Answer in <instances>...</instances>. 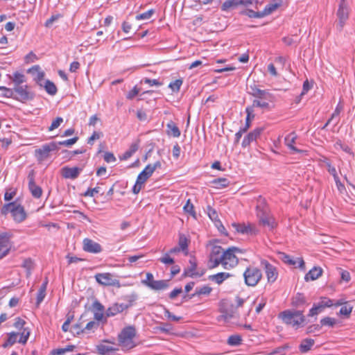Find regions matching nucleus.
Masks as SVG:
<instances>
[{
    "mask_svg": "<svg viewBox=\"0 0 355 355\" xmlns=\"http://www.w3.org/2000/svg\"><path fill=\"white\" fill-rule=\"evenodd\" d=\"M278 318L288 326H291L295 329H297L304 326L306 318L304 315V311L295 309H287L280 312Z\"/></svg>",
    "mask_w": 355,
    "mask_h": 355,
    "instance_id": "1",
    "label": "nucleus"
},
{
    "mask_svg": "<svg viewBox=\"0 0 355 355\" xmlns=\"http://www.w3.org/2000/svg\"><path fill=\"white\" fill-rule=\"evenodd\" d=\"M136 336V329L132 326H128L122 329L119 334L118 340L123 347L132 349L135 347L133 338Z\"/></svg>",
    "mask_w": 355,
    "mask_h": 355,
    "instance_id": "2",
    "label": "nucleus"
},
{
    "mask_svg": "<svg viewBox=\"0 0 355 355\" xmlns=\"http://www.w3.org/2000/svg\"><path fill=\"white\" fill-rule=\"evenodd\" d=\"M236 252H241V250L236 247L227 248L223 252L222 259V266L225 269L230 270L235 267L239 263V259L236 256Z\"/></svg>",
    "mask_w": 355,
    "mask_h": 355,
    "instance_id": "3",
    "label": "nucleus"
},
{
    "mask_svg": "<svg viewBox=\"0 0 355 355\" xmlns=\"http://www.w3.org/2000/svg\"><path fill=\"white\" fill-rule=\"evenodd\" d=\"M245 284L248 286H255L262 278V272L260 269L249 266L243 272Z\"/></svg>",
    "mask_w": 355,
    "mask_h": 355,
    "instance_id": "4",
    "label": "nucleus"
},
{
    "mask_svg": "<svg viewBox=\"0 0 355 355\" xmlns=\"http://www.w3.org/2000/svg\"><path fill=\"white\" fill-rule=\"evenodd\" d=\"M225 252L224 249L219 245H214L212 247L211 252L209 254L208 268L213 269L222 264L221 257Z\"/></svg>",
    "mask_w": 355,
    "mask_h": 355,
    "instance_id": "5",
    "label": "nucleus"
},
{
    "mask_svg": "<svg viewBox=\"0 0 355 355\" xmlns=\"http://www.w3.org/2000/svg\"><path fill=\"white\" fill-rule=\"evenodd\" d=\"M58 149L59 148L58 147L57 143L55 141H52L42 146V147L38 149H36L35 155L37 157V160L39 162H42L49 157L51 151L58 150Z\"/></svg>",
    "mask_w": 355,
    "mask_h": 355,
    "instance_id": "6",
    "label": "nucleus"
},
{
    "mask_svg": "<svg viewBox=\"0 0 355 355\" xmlns=\"http://www.w3.org/2000/svg\"><path fill=\"white\" fill-rule=\"evenodd\" d=\"M94 278L99 284L104 286H112L117 288L121 286L119 280L113 279V275L109 272L97 273L95 275Z\"/></svg>",
    "mask_w": 355,
    "mask_h": 355,
    "instance_id": "7",
    "label": "nucleus"
},
{
    "mask_svg": "<svg viewBox=\"0 0 355 355\" xmlns=\"http://www.w3.org/2000/svg\"><path fill=\"white\" fill-rule=\"evenodd\" d=\"M17 96H15V99L21 102L33 100L35 97V94L29 90L28 85H17L13 87Z\"/></svg>",
    "mask_w": 355,
    "mask_h": 355,
    "instance_id": "8",
    "label": "nucleus"
},
{
    "mask_svg": "<svg viewBox=\"0 0 355 355\" xmlns=\"http://www.w3.org/2000/svg\"><path fill=\"white\" fill-rule=\"evenodd\" d=\"M349 8L347 2H340L336 15L338 19V28L341 31L349 18Z\"/></svg>",
    "mask_w": 355,
    "mask_h": 355,
    "instance_id": "9",
    "label": "nucleus"
},
{
    "mask_svg": "<svg viewBox=\"0 0 355 355\" xmlns=\"http://www.w3.org/2000/svg\"><path fill=\"white\" fill-rule=\"evenodd\" d=\"M260 265L265 270L268 283L275 282L278 277V272L276 267L265 259L261 260Z\"/></svg>",
    "mask_w": 355,
    "mask_h": 355,
    "instance_id": "10",
    "label": "nucleus"
},
{
    "mask_svg": "<svg viewBox=\"0 0 355 355\" xmlns=\"http://www.w3.org/2000/svg\"><path fill=\"white\" fill-rule=\"evenodd\" d=\"M279 259L284 263L295 266L298 263V267L302 270H305V263L302 257L297 258V260H294L291 256L286 254L285 252H280L278 253Z\"/></svg>",
    "mask_w": 355,
    "mask_h": 355,
    "instance_id": "11",
    "label": "nucleus"
},
{
    "mask_svg": "<svg viewBox=\"0 0 355 355\" xmlns=\"http://www.w3.org/2000/svg\"><path fill=\"white\" fill-rule=\"evenodd\" d=\"M83 249L84 251L97 254L102 252L103 248L101 245L91 239L85 238L83 241Z\"/></svg>",
    "mask_w": 355,
    "mask_h": 355,
    "instance_id": "12",
    "label": "nucleus"
},
{
    "mask_svg": "<svg viewBox=\"0 0 355 355\" xmlns=\"http://www.w3.org/2000/svg\"><path fill=\"white\" fill-rule=\"evenodd\" d=\"M232 226L235 228L236 231L243 234L248 235H255L257 234L258 230H257L254 225L248 223H232Z\"/></svg>",
    "mask_w": 355,
    "mask_h": 355,
    "instance_id": "13",
    "label": "nucleus"
},
{
    "mask_svg": "<svg viewBox=\"0 0 355 355\" xmlns=\"http://www.w3.org/2000/svg\"><path fill=\"white\" fill-rule=\"evenodd\" d=\"M28 189L32 196L35 198H40L42 194V189L35 184L33 170L28 173Z\"/></svg>",
    "mask_w": 355,
    "mask_h": 355,
    "instance_id": "14",
    "label": "nucleus"
},
{
    "mask_svg": "<svg viewBox=\"0 0 355 355\" xmlns=\"http://www.w3.org/2000/svg\"><path fill=\"white\" fill-rule=\"evenodd\" d=\"M81 171L82 168L79 167L64 166L61 169V175L64 178L74 180L79 176Z\"/></svg>",
    "mask_w": 355,
    "mask_h": 355,
    "instance_id": "15",
    "label": "nucleus"
},
{
    "mask_svg": "<svg viewBox=\"0 0 355 355\" xmlns=\"http://www.w3.org/2000/svg\"><path fill=\"white\" fill-rule=\"evenodd\" d=\"M189 262L190 266L184 269L182 277H193L198 275V272H196V268H197V260L193 254H189Z\"/></svg>",
    "mask_w": 355,
    "mask_h": 355,
    "instance_id": "16",
    "label": "nucleus"
},
{
    "mask_svg": "<svg viewBox=\"0 0 355 355\" xmlns=\"http://www.w3.org/2000/svg\"><path fill=\"white\" fill-rule=\"evenodd\" d=\"M12 216L17 223H21L26 218V213L23 206L15 202V206L12 209Z\"/></svg>",
    "mask_w": 355,
    "mask_h": 355,
    "instance_id": "17",
    "label": "nucleus"
},
{
    "mask_svg": "<svg viewBox=\"0 0 355 355\" xmlns=\"http://www.w3.org/2000/svg\"><path fill=\"white\" fill-rule=\"evenodd\" d=\"M10 247L9 236L7 234H0V259L8 253Z\"/></svg>",
    "mask_w": 355,
    "mask_h": 355,
    "instance_id": "18",
    "label": "nucleus"
},
{
    "mask_svg": "<svg viewBox=\"0 0 355 355\" xmlns=\"http://www.w3.org/2000/svg\"><path fill=\"white\" fill-rule=\"evenodd\" d=\"M191 243V238L189 235H179V252H182L185 256L191 254L189 252L188 246Z\"/></svg>",
    "mask_w": 355,
    "mask_h": 355,
    "instance_id": "19",
    "label": "nucleus"
},
{
    "mask_svg": "<svg viewBox=\"0 0 355 355\" xmlns=\"http://www.w3.org/2000/svg\"><path fill=\"white\" fill-rule=\"evenodd\" d=\"M256 206L257 216L268 214L270 213V209L264 198L259 196L257 200Z\"/></svg>",
    "mask_w": 355,
    "mask_h": 355,
    "instance_id": "20",
    "label": "nucleus"
},
{
    "mask_svg": "<svg viewBox=\"0 0 355 355\" xmlns=\"http://www.w3.org/2000/svg\"><path fill=\"white\" fill-rule=\"evenodd\" d=\"M131 306L130 304H119L116 303L113 304L112 306L109 307L106 312L107 317H111L116 315L117 313H121L124 310L127 309Z\"/></svg>",
    "mask_w": 355,
    "mask_h": 355,
    "instance_id": "21",
    "label": "nucleus"
},
{
    "mask_svg": "<svg viewBox=\"0 0 355 355\" xmlns=\"http://www.w3.org/2000/svg\"><path fill=\"white\" fill-rule=\"evenodd\" d=\"M263 129L256 128L253 131L249 132L242 141V146L245 148L248 146L253 141H255L261 135Z\"/></svg>",
    "mask_w": 355,
    "mask_h": 355,
    "instance_id": "22",
    "label": "nucleus"
},
{
    "mask_svg": "<svg viewBox=\"0 0 355 355\" xmlns=\"http://www.w3.org/2000/svg\"><path fill=\"white\" fill-rule=\"evenodd\" d=\"M257 218L261 225L268 227L270 230H273L276 227L275 218L270 215V213L258 216Z\"/></svg>",
    "mask_w": 355,
    "mask_h": 355,
    "instance_id": "23",
    "label": "nucleus"
},
{
    "mask_svg": "<svg viewBox=\"0 0 355 355\" xmlns=\"http://www.w3.org/2000/svg\"><path fill=\"white\" fill-rule=\"evenodd\" d=\"M105 308L103 305L97 300L92 304V311L94 312V318L97 321H101L104 315Z\"/></svg>",
    "mask_w": 355,
    "mask_h": 355,
    "instance_id": "24",
    "label": "nucleus"
},
{
    "mask_svg": "<svg viewBox=\"0 0 355 355\" xmlns=\"http://www.w3.org/2000/svg\"><path fill=\"white\" fill-rule=\"evenodd\" d=\"M252 92L251 94L260 100L265 99L270 101L272 98V95L268 92V90H262L257 88L256 86L251 87Z\"/></svg>",
    "mask_w": 355,
    "mask_h": 355,
    "instance_id": "25",
    "label": "nucleus"
},
{
    "mask_svg": "<svg viewBox=\"0 0 355 355\" xmlns=\"http://www.w3.org/2000/svg\"><path fill=\"white\" fill-rule=\"evenodd\" d=\"M322 274V269L320 267L315 266L305 275L304 279L306 282L313 281L320 277Z\"/></svg>",
    "mask_w": 355,
    "mask_h": 355,
    "instance_id": "26",
    "label": "nucleus"
},
{
    "mask_svg": "<svg viewBox=\"0 0 355 355\" xmlns=\"http://www.w3.org/2000/svg\"><path fill=\"white\" fill-rule=\"evenodd\" d=\"M242 3H243V0H226L222 4L221 10L223 11H229L236 8L239 6H242Z\"/></svg>",
    "mask_w": 355,
    "mask_h": 355,
    "instance_id": "27",
    "label": "nucleus"
},
{
    "mask_svg": "<svg viewBox=\"0 0 355 355\" xmlns=\"http://www.w3.org/2000/svg\"><path fill=\"white\" fill-rule=\"evenodd\" d=\"M296 139H297V135L294 132H293L290 133L289 135H288L285 137L284 143L293 152H295V153L303 152V150H299L293 146V144L295 143Z\"/></svg>",
    "mask_w": 355,
    "mask_h": 355,
    "instance_id": "28",
    "label": "nucleus"
},
{
    "mask_svg": "<svg viewBox=\"0 0 355 355\" xmlns=\"http://www.w3.org/2000/svg\"><path fill=\"white\" fill-rule=\"evenodd\" d=\"M306 303L305 296L300 293H297L295 296L293 297L291 300V304L295 308H301L304 306Z\"/></svg>",
    "mask_w": 355,
    "mask_h": 355,
    "instance_id": "29",
    "label": "nucleus"
},
{
    "mask_svg": "<svg viewBox=\"0 0 355 355\" xmlns=\"http://www.w3.org/2000/svg\"><path fill=\"white\" fill-rule=\"evenodd\" d=\"M168 280H154L151 282H147V286L153 290H163L168 286Z\"/></svg>",
    "mask_w": 355,
    "mask_h": 355,
    "instance_id": "30",
    "label": "nucleus"
},
{
    "mask_svg": "<svg viewBox=\"0 0 355 355\" xmlns=\"http://www.w3.org/2000/svg\"><path fill=\"white\" fill-rule=\"evenodd\" d=\"M178 252V246L171 248L168 252L166 253L162 257L159 259V261L166 265H172L175 263V259L170 255L171 253Z\"/></svg>",
    "mask_w": 355,
    "mask_h": 355,
    "instance_id": "31",
    "label": "nucleus"
},
{
    "mask_svg": "<svg viewBox=\"0 0 355 355\" xmlns=\"http://www.w3.org/2000/svg\"><path fill=\"white\" fill-rule=\"evenodd\" d=\"M232 275H231L229 272H218L216 275H210L209 279L211 281L215 282L218 284H221L225 279L227 278L232 277Z\"/></svg>",
    "mask_w": 355,
    "mask_h": 355,
    "instance_id": "32",
    "label": "nucleus"
},
{
    "mask_svg": "<svg viewBox=\"0 0 355 355\" xmlns=\"http://www.w3.org/2000/svg\"><path fill=\"white\" fill-rule=\"evenodd\" d=\"M315 340L312 338H306L302 340L299 346V349L302 353H306L314 345Z\"/></svg>",
    "mask_w": 355,
    "mask_h": 355,
    "instance_id": "33",
    "label": "nucleus"
},
{
    "mask_svg": "<svg viewBox=\"0 0 355 355\" xmlns=\"http://www.w3.org/2000/svg\"><path fill=\"white\" fill-rule=\"evenodd\" d=\"M221 313H223L221 317L224 318L225 320H230L232 318L239 317V314L233 306H231L230 310L223 309L221 311Z\"/></svg>",
    "mask_w": 355,
    "mask_h": 355,
    "instance_id": "34",
    "label": "nucleus"
},
{
    "mask_svg": "<svg viewBox=\"0 0 355 355\" xmlns=\"http://www.w3.org/2000/svg\"><path fill=\"white\" fill-rule=\"evenodd\" d=\"M96 351L100 355H108L111 352L116 351V349L111 346L101 343L96 345Z\"/></svg>",
    "mask_w": 355,
    "mask_h": 355,
    "instance_id": "35",
    "label": "nucleus"
},
{
    "mask_svg": "<svg viewBox=\"0 0 355 355\" xmlns=\"http://www.w3.org/2000/svg\"><path fill=\"white\" fill-rule=\"evenodd\" d=\"M253 112H254V110L252 109V107H251L250 106H248L245 108V112L247 114V116L245 119V125L243 128H241V129H243V131L247 132V130L250 128V121L252 119L254 118V114H253Z\"/></svg>",
    "mask_w": 355,
    "mask_h": 355,
    "instance_id": "36",
    "label": "nucleus"
},
{
    "mask_svg": "<svg viewBox=\"0 0 355 355\" xmlns=\"http://www.w3.org/2000/svg\"><path fill=\"white\" fill-rule=\"evenodd\" d=\"M138 148L139 144L137 143L132 144L130 148L120 157V159L126 160L129 159L138 150Z\"/></svg>",
    "mask_w": 355,
    "mask_h": 355,
    "instance_id": "37",
    "label": "nucleus"
},
{
    "mask_svg": "<svg viewBox=\"0 0 355 355\" xmlns=\"http://www.w3.org/2000/svg\"><path fill=\"white\" fill-rule=\"evenodd\" d=\"M166 132L168 136L178 137V126L175 123L170 121L166 125Z\"/></svg>",
    "mask_w": 355,
    "mask_h": 355,
    "instance_id": "38",
    "label": "nucleus"
},
{
    "mask_svg": "<svg viewBox=\"0 0 355 355\" xmlns=\"http://www.w3.org/2000/svg\"><path fill=\"white\" fill-rule=\"evenodd\" d=\"M44 87L46 92L51 96L55 95L58 92V89H57L55 85L52 81H51L49 80H46L45 81Z\"/></svg>",
    "mask_w": 355,
    "mask_h": 355,
    "instance_id": "39",
    "label": "nucleus"
},
{
    "mask_svg": "<svg viewBox=\"0 0 355 355\" xmlns=\"http://www.w3.org/2000/svg\"><path fill=\"white\" fill-rule=\"evenodd\" d=\"M281 5L280 2H270L268 3L263 10L264 16L268 15L274 12Z\"/></svg>",
    "mask_w": 355,
    "mask_h": 355,
    "instance_id": "40",
    "label": "nucleus"
},
{
    "mask_svg": "<svg viewBox=\"0 0 355 355\" xmlns=\"http://www.w3.org/2000/svg\"><path fill=\"white\" fill-rule=\"evenodd\" d=\"M45 284H42L37 295L36 306L38 307L46 296Z\"/></svg>",
    "mask_w": 355,
    "mask_h": 355,
    "instance_id": "41",
    "label": "nucleus"
},
{
    "mask_svg": "<svg viewBox=\"0 0 355 355\" xmlns=\"http://www.w3.org/2000/svg\"><path fill=\"white\" fill-rule=\"evenodd\" d=\"M19 335V333H15V332L10 333L8 334V340L3 345V347H7L8 346H10V345H12L13 344H15L17 340V338H18Z\"/></svg>",
    "mask_w": 355,
    "mask_h": 355,
    "instance_id": "42",
    "label": "nucleus"
},
{
    "mask_svg": "<svg viewBox=\"0 0 355 355\" xmlns=\"http://www.w3.org/2000/svg\"><path fill=\"white\" fill-rule=\"evenodd\" d=\"M241 342L242 338L239 335H232L227 339V344L231 346H239Z\"/></svg>",
    "mask_w": 355,
    "mask_h": 355,
    "instance_id": "43",
    "label": "nucleus"
},
{
    "mask_svg": "<svg viewBox=\"0 0 355 355\" xmlns=\"http://www.w3.org/2000/svg\"><path fill=\"white\" fill-rule=\"evenodd\" d=\"M12 81L14 83V87L17 85H21V84L26 82L25 76L22 73L16 72L13 74Z\"/></svg>",
    "mask_w": 355,
    "mask_h": 355,
    "instance_id": "44",
    "label": "nucleus"
},
{
    "mask_svg": "<svg viewBox=\"0 0 355 355\" xmlns=\"http://www.w3.org/2000/svg\"><path fill=\"white\" fill-rule=\"evenodd\" d=\"M183 211L193 217H196V211L194 210L193 205L191 202V200L188 199L186 204L183 207Z\"/></svg>",
    "mask_w": 355,
    "mask_h": 355,
    "instance_id": "45",
    "label": "nucleus"
},
{
    "mask_svg": "<svg viewBox=\"0 0 355 355\" xmlns=\"http://www.w3.org/2000/svg\"><path fill=\"white\" fill-rule=\"evenodd\" d=\"M207 212L209 217V218L214 222L216 224L218 223V221H220V219L218 218V215L216 211L212 208L211 206L208 205L207 207Z\"/></svg>",
    "mask_w": 355,
    "mask_h": 355,
    "instance_id": "46",
    "label": "nucleus"
},
{
    "mask_svg": "<svg viewBox=\"0 0 355 355\" xmlns=\"http://www.w3.org/2000/svg\"><path fill=\"white\" fill-rule=\"evenodd\" d=\"M212 288L208 286H203L202 287H200V288H197L196 289V292L195 293H193L192 295V296H194V295H209L211 291Z\"/></svg>",
    "mask_w": 355,
    "mask_h": 355,
    "instance_id": "47",
    "label": "nucleus"
},
{
    "mask_svg": "<svg viewBox=\"0 0 355 355\" xmlns=\"http://www.w3.org/2000/svg\"><path fill=\"white\" fill-rule=\"evenodd\" d=\"M99 326V323L95 321L89 322L86 326L84 327L85 334H89L91 331H94Z\"/></svg>",
    "mask_w": 355,
    "mask_h": 355,
    "instance_id": "48",
    "label": "nucleus"
},
{
    "mask_svg": "<svg viewBox=\"0 0 355 355\" xmlns=\"http://www.w3.org/2000/svg\"><path fill=\"white\" fill-rule=\"evenodd\" d=\"M15 206V202L5 204L1 209L0 213L3 216L7 215L9 212L12 214V209Z\"/></svg>",
    "mask_w": 355,
    "mask_h": 355,
    "instance_id": "49",
    "label": "nucleus"
},
{
    "mask_svg": "<svg viewBox=\"0 0 355 355\" xmlns=\"http://www.w3.org/2000/svg\"><path fill=\"white\" fill-rule=\"evenodd\" d=\"M75 345H67L66 347L64 348H60V349H54L52 351V354L55 355V354H57V355H61L67 352H71L75 348Z\"/></svg>",
    "mask_w": 355,
    "mask_h": 355,
    "instance_id": "50",
    "label": "nucleus"
},
{
    "mask_svg": "<svg viewBox=\"0 0 355 355\" xmlns=\"http://www.w3.org/2000/svg\"><path fill=\"white\" fill-rule=\"evenodd\" d=\"M337 320L335 318L325 317L320 320L321 326L334 327L336 324Z\"/></svg>",
    "mask_w": 355,
    "mask_h": 355,
    "instance_id": "51",
    "label": "nucleus"
},
{
    "mask_svg": "<svg viewBox=\"0 0 355 355\" xmlns=\"http://www.w3.org/2000/svg\"><path fill=\"white\" fill-rule=\"evenodd\" d=\"M78 140V137H74L71 139H69L67 140L61 141L56 142L58 144V147L59 148V146H71L76 144Z\"/></svg>",
    "mask_w": 355,
    "mask_h": 355,
    "instance_id": "52",
    "label": "nucleus"
},
{
    "mask_svg": "<svg viewBox=\"0 0 355 355\" xmlns=\"http://www.w3.org/2000/svg\"><path fill=\"white\" fill-rule=\"evenodd\" d=\"M73 333L74 334L80 335L85 334L84 327H83V322L78 321L76 324L72 326Z\"/></svg>",
    "mask_w": 355,
    "mask_h": 355,
    "instance_id": "53",
    "label": "nucleus"
},
{
    "mask_svg": "<svg viewBox=\"0 0 355 355\" xmlns=\"http://www.w3.org/2000/svg\"><path fill=\"white\" fill-rule=\"evenodd\" d=\"M22 266L26 269V275L29 276L31 273V270L33 268V262L31 259H26L24 261Z\"/></svg>",
    "mask_w": 355,
    "mask_h": 355,
    "instance_id": "54",
    "label": "nucleus"
},
{
    "mask_svg": "<svg viewBox=\"0 0 355 355\" xmlns=\"http://www.w3.org/2000/svg\"><path fill=\"white\" fill-rule=\"evenodd\" d=\"M318 304L323 310L326 307H331L334 305L333 301L327 297H322Z\"/></svg>",
    "mask_w": 355,
    "mask_h": 355,
    "instance_id": "55",
    "label": "nucleus"
},
{
    "mask_svg": "<svg viewBox=\"0 0 355 355\" xmlns=\"http://www.w3.org/2000/svg\"><path fill=\"white\" fill-rule=\"evenodd\" d=\"M155 10L153 9H150L144 13L137 15L136 16V19L137 20H143V19H148L152 15L154 14Z\"/></svg>",
    "mask_w": 355,
    "mask_h": 355,
    "instance_id": "56",
    "label": "nucleus"
},
{
    "mask_svg": "<svg viewBox=\"0 0 355 355\" xmlns=\"http://www.w3.org/2000/svg\"><path fill=\"white\" fill-rule=\"evenodd\" d=\"M352 311V306L349 304H345L343 306L339 311V314L341 315H345L346 317H349Z\"/></svg>",
    "mask_w": 355,
    "mask_h": 355,
    "instance_id": "57",
    "label": "nucleus"
},
{
    "mask_svg": "<svg viewBox=\"0 0 355 355\" xmlns=\"http://www.w3.org/2000/svg\"><path fill=\"white\" fill-rule=\"evenodd\" d=\"M323 311V309L320 307V306L318 304H314L313 306L309 310V313L308 314V316L313 317L318 313H321Z\"/></svg>",
    "mask_w": 355,
    "mask_h": 355,
    "instance_id": "58",
    "label": "nucleus"
},
{
    "mask_svg": "<svg viewBox=\"0 0 355 355\" xmlns=\"http://www.w3.org/2000/svg\"><path fill=\"white\" fill-rule=\"evenodd\" d=\"M245 13L247 16H248L250 18H261L265 17L263 11L255 12L252 10H247Z\"/></svg>",
    "mask_w": 355,
    "mask_h": 355,
    "instance_id": "59",
    "label": "nucleus"
},
{
    "mask_svg": "<svg viewBox=\"0 0 355 355\" xmlns=\"http://www.w3.org/2000/svg\"><path fill=\"white\" fill-rule=\"evenodd\" d=\"M40 67L38 65H35L28 70V72L37 71V80L38 82L42 80L44 77V73L43 71H40Z\"/></svg>",
    "mask_w": 355,
    "mask_h": 355,
    "instance_id": "60",
    "label": "nucleus"
},
{
    "mask_svg": "<svg viewBox=\"0 0 355 355\" xmlns=\"http://www.w3.org/2000/svg\"><path fill=\"white\" fill-rule=\"evenodd\" d=\"M255 107H261V108H268L269 103L266 101H261L259 99H255L253 101L252 106L251 107H252V109H253Z\"/></svg>",
    "mask_w": 355,
    "mask_h": 355,
    "instance_id": "61",
    "label": "nucleus"
},
{
    "mask_svg": "<svg viewBox=\"0 0 355 355\" xmlns=\"http://www.w3.org/2000/svg\"><path fill=\"white\" fill-rule=\"evenodd\" d=\"M0 90L1 91H3V96L6 97V98H15V96H14V89L13 88L12 89H10V88H7L6 87H0Z\"/></svg>",
    "mask_w": 355,
    "mask_h": 355,
    "instance_id": "62",
    "label": "nucleus"
},
{
    "mask_svg": "<svg viewBox=\"0 0 355 355\" xmlns=\"http://www.w3.org/2000/svg\"><path fill=\"white\" fill-rule=\"evenodd\" d=\"M103 136V133L101 132L94 131L92 136L88 138L87 144L90 145H93L94 141L100 139Z\"/></svg>",
    "mask_w": 355,
    "mask_h": 355,
    "instance_id": "63",
    "label": "nucleus"
},
{
    "mask_svg": "<svg viewBox=\"0 0 355 355\" xmlns=\"http://www.w3.org/2000/svg\"><path fill=\"white\" fill-rule=\"evenodd\" d=\"M29 335V331L26 329H24V331L20 334V338L18 340V342L21 344H25L27 342Z\"/></svg>",
    "mask_w": 355,
    "mask_h": 355,
    "instance_id": "64",
    "label": "nucleus"
}]
</instances>
